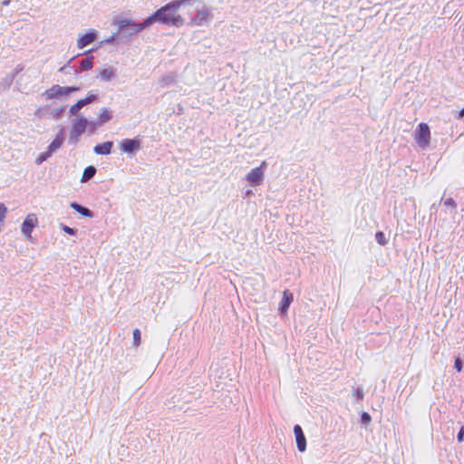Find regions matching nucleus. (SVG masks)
<instances>
[{"mask_svg":"<svg viewBox=\"0 0 464 464\" xmlns=\"http://www.w3.org/2000/svg\"><path fill=\"white\" fill-rule=\"evenodd\" d=\"M97 125H100L97 121H88V126L90 127V131L93 132L96 130Z\"/></svg>","mask_w":464,"mask_h":464,"instance_id":"nucleus-40","label":"nucleus"},{"mask_svg":"<svg viewBox=\"0 0 464 464\" xmlns=\"http://www.w3.org/2000/svg\"><path fill=\"white\" fill-rule=\"evenodd\" d=\"M132 335H133V345L139 346L140 344V341H141V333H140V329H138V328L134 329Z\"/></svg>","mask_w":464,"mask_h":464,"instance_id":"nucleus-30","label":"nucleus"},{"mask_svg":"<svg viewBox=\"0 0 464 464\" xmlns=\"http://www.w3.org/2000/svg\"><path fill=\"white\" fill-rule=\"evenodd\" d=\"M126 22H135L131 19L126 18H116L113 20V24L117 25L119 31L121 34V43L128 44L131 41V36L139 34L140 32H136L134 29L136 26L126 24Z\"/></svg>","mask_w":464,"mask_h":464,"instance_id":"nucleus-4","label":"nucleus"},{"mask_svg":"<svg viewBox=\"0 0 464 464\" xmlns=\"http://www.w3.org/2000/svg\"><path fill=\"white\" fill-rule=\"evenodd\" d=\"M353 396L359 400V401H362L363 400V397H364V392H363V389L362 387H357V388H354L353 389Z\"/></svg>","mask_w":464,"mask_h":464,"instance_id":"nucleus-33","label":"nucleus"},{"mask_svg":"<svg viewBox=\"0 0 464 464\" xmlns=\"http://www.w3.org/2000/svg\"><path fill=\"white\" fill-rule=\"evenodd\" d=\"M102 43H105V44H115V43L120 44V43H121V32L118 30L116 33H113L110 37L105 39Z\"/></svg>","mask_w":464,"mask_h":464,"instance_id":"nucleus-25","label":"nucleus"},{"mask_svg":"<svg viewBox=\"0 0 464 464\" xmlns=\"http://www.w3.org/2000/svg\"><path fill=\"white\" fill-rule=\"evenodd\" d=\"M415 141L420 147H426L430 142V130L427 123L420 122L415 132Z\"/></svg>","mask_w":464,"mask_h":464,"instance_id":"nucleus-5","label":"nucleus"},{"mask_svg":"<svg viewBox=\"0 0 464 464\" xmlns=\"http://www.w3.org/2000/svg\"><path fill=\"white\" fill-rule=\"evenodd\" d=\"M158 23L155 13H152L150 15L146 17L142 22H126V24L136 26L134 29L136 32H141L146 29H150L152 24Z\"/></svg>","mask_w":464,"mask_h":464,"instance_id":"nucleus-12","label":"nucleus"},{"mask_svg":"<svg viewBox=\"0 0 464 464\" xmlns=\"http://www.w3.org/2000/svg\"><path fill=\"white\" fill-rule=\"evenodd\" d=\"M76 58V56L72 57L63 66L59 69V72L64 74L74 73V70L76 69L75 65H72V63Z\"/></svg>","mask_w":464,"mask_h":464,"instance_id":"nucleus-24","label":"nucleus"},{"mask_svg":"<svg viewBox=\"0 0 464 464\" xmlns=\"http://www.w3.org/2000/svg\"><path fill=\"white\" fill-rule=\"evenodd\" d=\"M14 80V74L7 73L5 77L0 79V91L8 90L13 84Z\"/></svg>","mask_w":464,"mask_h":464,"instance_id":"nucleus-22","label":"nucleus"},{"mask_svg":"<svg viewBox=\"0 0 464 464\" xmlns=\"http://www.w3.org/2000/svg\"><path fill=\"white\" fill-rule=\"evenodd\" d=\"M70 207L82 217L90 218H92L94 217V212L92 210L76 201L71 202Z\"/></svg>","mask_w":464,"mask_h":464,"instance_id":"nucleus-18","label":"nucleus"},{"mask_svg":"<svg viewBox=\"0 0 464 464\" xmlns=\"http://www.w3.org/2000/svg\"><path fill=\"white\" fill-rule=\"evenodd\" d=\"M375 240L381 246H385L388 242L385 234L382 231H377L375 233Z\"/></svg>","mask_w":464,"mask_h":464,"instance_id":"nucleus-28","label":"nucleus"},{"mask_svg":"<svg viewBox=\"0 0 464 464\" xmlns=\"http://www.w3.org/2000/svg\"><path fill=\"white\" fill-rule=\"evenodd\" d=\"M95 50H96V48H91V49L83 52L82 53H79L76 55V57H78L80 55L85 54L86 57L79 61V63H78L79 64L76 67V69L74 70L75 75H79L82 72L89 71L93 68L94 57L92 55H90V53H92Z\"/></svg>","mask_w":464,"mask_h":464,"instance_id":"nucleus-6","label":"nucleus"},{"mask_svg":"<svg viewBox=\"0 0 464 464\" xmlns=\"http://www.w3.org/2000/svg\"><path fill=\"white\" fill-rule=\"evenodd\" d=\"M176 82V77L173 73H168L166 75H163L160 80H159V84L161 88H166L173 83Z\"/></svg>","mask_w":464,"mask_h":464,"instance_id":"nucleus-23","label":"nucleus"},{"mask_svg":"<svg viewBox=\"0 0 464 464\" xmlns=\"http://www.w3.org/2000/svg\"><path fill=\"white\" fill-rule=\"evenodd\" d=\"M464 362L459 357H456L454 361V369L460 372L463 369Z\"/></svg>","mask_w":464,"mask_h":464,"instance_id":"nucleus-34","label":"nucleus"},{"mask_svg":"<svg viewBox=\"0 0 464 464\" xmlns=\"http://www.w3.org/2000/svg\"><path fill=\"white\" fill-rule=\"evenodd\" d=\"M360 421L363 425H368L372 421V417L368 412L362 411L360 416Z\"/></svg>","mask_w":464,"mask_h":464,"instance_id":"nucleus-31","label":"nucleus"},{"mask_svg":"<svg viewBox=\"0 0 464 464\" xmlns=\"http://www.w3.org/2000/svg\"><path fill=\"white\" fill-rule=\"evenodd\" d=\"M112 111L110 108L102 107L100 110V113L98 116V123L100 125L105 124L109 122L112 119Z\"/></svg>","mask_w":464,"mask_h":464,"instance_id":"nucleus-19","label":"nucleus"},{"mask_svg":"<svg viewBox=\"0 0 464 464\" xmlns=\"http://www.w3.org/2000/svg\"><path fill=\"white\" fill-rule=\"evenodd\" d=\"M87 126L88 120L86 117L82 115L76 116V118L72 120L68 143L72 145H76L79 141L80 137L85 132Z\"/></svg>","mask_w":464,"mask_h":464,"instance_id":"nucleus-2","label":"nucleus"},{"mask_svg":"<svg viewBox=\"0 0 464 464\" xmlns=\"http://www.w3.org/2000/svg\"><path fill=\"white\" fill-rule=\"evenodd\" d=\"M121 150L130 155H134L141 149V141L139 138L123 139L120 143Z\"/></svg>","mask_w":464,"mask_h":464,"instance_id":"nucleus-10","label":"nucleus"},{"mask_svg":"<svg viewBox=\"0 0 464 464\" xmlns=\"http://www.w3.org/2000/svg\"><path fill=\"white\" fill-rule=\"evenodd\" d=\"M293 300H294L293 293L290 292V290L285 289L283 292V296H282V299H281V301L279 303V306H278V314L280 315H285L287 314V311H288L289 306L292 304Z\"/></svg>","mask_w":464,"mask_h":464,"instance_id":"nucleus-15","label":"nucleus"},{"mask_svg":"<svg viewBox=\"0 0 464 464\" xmlns=\"http://www.w3.org/2000/svg\"><path fill=\"white\" fill-rule=\"evenodd\" d=\"M191 5L190 0L170 1L154 12L158 23L168 26L181 27L185 24V19L176 13L180 6Z\"/></svg>","mask_w":464,"mask_h":464,"instance_id":"nucleus-1","label":"nucleus"},{"mask_svg":"<svg viewBox=\"0 0 464 464\" xmlns=\"http://www.w3.org/2000/svg\"><path fill=\"white\" fill-rule=\"evenodd\" d=\"M48 110V106L40 107L34 111V115L38 118H43L45 115V111Z\"/></svg>","mask_w":464,"mask_h":464,"instance_id":"nucleus-37","label":"nucleus"},{"mask_svg":"<svg viewBox=\"0 0 464 464\" xmlns=\"http://www.w3.org/2000/svg\"><path fill=\"white\" fill-rule=\"evenodd\" d=\"M98 37V32L95 29H89L85 34L80 35L77 40V46L82 49L92 44Z\"/></svg>","mask_w":464,"mask_h":464,"instance_id":"nucleus-14","label":"nucleus"},{"mask_svg":"<svg viewBox=\"0 0 464 464\" xmlns=\"http://www.w3.org/2000/svg\"><path fill=\"white\" fill-rule=\"evenodd\" d=\"M443 204L446 207L451 208L453 209H456V208H457V203H456V201L452 198H446L443 201Z\"/></svg>","mask_w":464,"mask_h":464,"instance_id":"nucleus-36","label":"nucleus"},{"mask_svg":"<svg viewBox=\"0 0 464 464\" xmlns=\"http://www.w3.org/2000/svg\"><path fill=\"white\" fill-rule=\"evenodd\" d=\"M63 143L58 140H53L47 147V150L52 153H55L61 147Z\"/></svg>","mask_w":464,"mask_h":464,"instance_id":"nucleus-29","label":"nucleus"},{"mask_svg":"<svg viewBox=\"0 0 464 464\" xmlns=\"http://www.w3.org/2000/svg\"><path fill=\"white\" fill-rule=\"evenodd\" d=\"M294 434L295 437V442L297 450L300 452H304L306 450V438L303 431L302 427L299 424H295L294 426Z\"/></svg>","mask_w":464,"mask_h":464,"instance_id":"nucleus-16","label":"nucleus"},{"mask_svg":"<svg viewBox=\"0 0 464 464\" xmlns=\"http://www.w3.org/2000/svg\"><path fill=\"white\" fill-rule=\"evenodd\" d=\"M98 95L90 92L86 97L78 100L74 104H72L69 109V113L71 116H78V112L80 110L88 104L95 102L98 101Z\"/></svg>","mask_w":464,"mask_h":464,"instance_id":"nucleus-9","label":"nucleus"},{"mask_svg":"<svg viewBox=\"0 0 464 464\" xmlns=\"http://www.w3.org/2000/svg\"><path fill=\"white\" fill-rule=\"evenodd\" d=\"M96 172H97L96 167H94L92 165H90V166L86 167L84 169V170H83L82 175L81 182L82 183L88 182L89 180H91L95 176Z\"/></svg>","mask_w":464,"mask_h":464,"instance_id":"nucleus-20","label":"nucleus"},{"mask_svg":"<svg viewBox=\"0 0 464 464\" xmlns=\"http://www.w3.org/2000/svg\"><path fill=\"white\" fill-rule=\"evenodd\" d=\"M264 166H266V162L264 161L259 167L252 169L246 176V179L248 181L249 185L252 187L259 186L263 183L264 180Z\"/></svg>","mask_w":464,"mask_h":464,"instance_id":"nucleus-8","label":"nucleus"},{"mask_svg":"<svg viewBox=\"0 0 464 464\" xmlns=\"http://www.w3.org/2000/svg\"><path fill=\"white\" fill-rule=\"evenodd\" d=\"M213 19V14L209 12V9L204 6L200 10H197V14L191 17L189 25L202 26L208 24Z\"/></svg>","mask_w":464,"mask_h":464,"instance_id":"nucleus-7","label":"nucleus"},{"mask_svg":"<svg viewBox=\"0 0 464 464\" xmlns=\"http://www.w3.org/2000/svg\"><path fill=\"white\" fill-rule=\"evenodd\" d=\"M53 154L46 149L45 151L40 153L35 160L36 165H41L44 161H46L49 158H51Z\"/></svg>","mask_w":464,"mask_h":464,"instance_id":"nucleus-26","label":"nucleus"},{"mask_svg":"<svg viewBox=\"0 0 464 464\" xmlns=\"http://www.w3.org/2000/svg\"><path fill=\"white\" fill-rule=\"evenodd\" d=\"M457 118L459 120H463L464 121V108H462L459 112H458V116Z\"/></svg>","mask_w":464,"mask_h":464,"instance_id":"nucleus-41","label":"nucleus"},{"mask_svg":"<svg viewBox=\"0 0 464 464\" xmlns=\"http://www.w3.org/2000/svg\"><path fill=\"white\" fill-rule=\"evenodd\" d=\"M65 109H66V106H62V107H60V108H55V109H53V110L51 111V114H52L53 118L55 121L60 120V119L63 117V113H64V111H65Z\"/></svg>","mask_w":464,"mask_h":464,"instance_id":"nucleus-27","label":"nucleus"},{"mask_svg":"<svg viewBox=\"0 0 464 464\" xmlns=\"http://www.w3.org/2000/svg\"><path fill=\"white\" fill-rule=\"evenodd\" d=\"M80 87L77 86H60L58 84L53 85L51 88L45 90L41 96L46 100L59 99L62 96L69 95L72 92H78Z\"/></svg>","mask_w":464,"mask_h":464,"instance_id":"nucleus-3","label":"nucleus"},{"mask_svg":"<svg viewBox=\"0 0 464 464\" xmlns=\"http://www.w3.org/2000/svg\"><path fill=\"white\" fill-rule=\"evenodd\" d=\"M158 23L155 13H152L150 15L146 17L142 22H126V24L136 26L134 29L136 32H141L146 29H150L152 24Z\"/></svg>","mask_w":464,"mask_h":464,"instance_id":"nucleus-13","label":"nucleus"},{"mask_svg":"<svg viewBox=\"0 0 464 464\" xmlns=\"http://www.w3.org/2000/svg\"><path fill=\"white\" fill-rule=\"evenodd\" d=\"M38 219L35 214H28L21 226V232L27 238L31 239L32 232L34 228L37 226Z\"/></svg>","mask_w":464,"mask_h":464,"instance_id":"nucleus-11","label":"nucleus"},{"mask_svg":"<svg viewBox=\"0 0 464 464\" xmlns=\"http://www.w3.org/2000/svg\"><path fill=\"white\" fill-rule=\"evenodd\" d=\"M61 228H62V230L64 233H66V234H68L70 236H75L77 234V232H78L77 228L71 227H69L67 225H64V224H61Z\"/></svg>","mask_w":464,"mask_h":464,"instance_id":"nucleus-32","label":"nucleus"},{"mask_svg":"<svg viewBox=\"0 0 464 464\" xmlns=\"http://www.w3.org/2000/svg\"><path fill=\"white\" fill-rule=\"evenodd\" d=\"M100 77L105 82H111L116 77V70L113 67L103 69L100 72Z\"/></svg>","mask_w":464,"mask_h":464,"instance_id":"nucleus-21","label":"nucleus"},{"mask_svg":"<svg viewBox=\"0 0 464 464\" xmlns=\"http://www.w3.org/2000/svg\"><path fill=\"white\" fill-rule=\"evenodd\" d=\"M457 440L459 443L464 441V424L460 427L457 434Z\"/></svg>","mask_w":464,"mask_h":464,"instance_id":"nucleus-38","label":"nucleus"},{"mask_svg":"<svg viewBox=\"0 0 464 464\" xmlns=\"http://www.w3.org/2000/svg\"><path fill=\"white\" fill-rule=\"evenodd\" d=\"M24 70V65L19 63L15 66L14 70L13 72H10V74H14V77L19 73L21 72L22 71Z\"/></svg>","mask_w":464,"mask_h":464,"instance_id":"nucleus-39","label":"nucleus"},{"mask_svg":"<svg viewBox=\"0 0 464 464\" xmlns=\"http://www.w3.org/2000/svg\"><path fill=\"white\" fill-rule=\"evenodd\" d=\"M113 144L114 143L111 140L98 143L94 146L93 152L97 155H109L111 153Z\"/></svg>","mask_w":464,"mask_h":464,"instance_id":"nucleus-17","label":"nucleus"},{"mask_svg":"<svg viewBox=\"0 0 464 464\" xmlns=\"http://www.w3.org/2000/svg\"><path fill=\"white\" fill-rule=\"evenodd\" d=\"M64 131H65L64 128H61L59 130L58 133L56 134L54 140L60 141L61 143L63 144L64 140H65Z\"/></svg>","mask_w":464,"mask_h":464,"instance_id":"nucleus-35","label":"nucleus"},{"mask_svg":"<svg viewBox=\"0 0 464 464\" xmlns=\"http://www.w3.org/2000/svg\"><path fill=\"white\" fill-rule=\"evenodd\" d=\"M10 3H11V0H4V1H2L1 5L7 6L10 5Z\"/></svg>","mask_w":464,"mask_h":464,"instance_id":"nucleus-42","label":"nucleus"}]
</instances>
